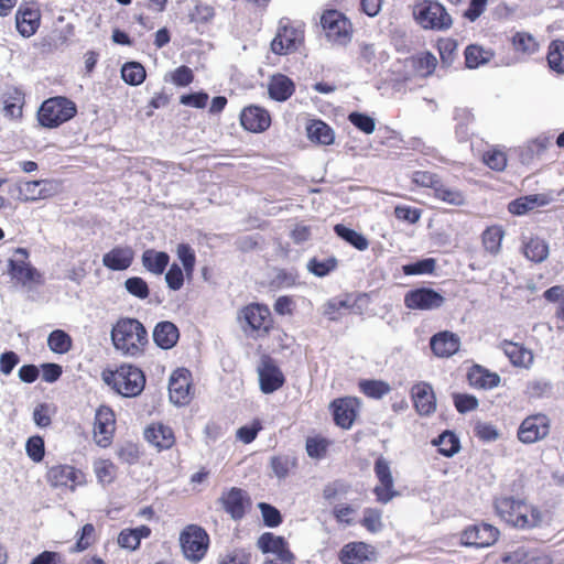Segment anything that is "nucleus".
<instances>
[{
  "label": "nucleus",
  "mask_w": 564,
  "mask_h": 564,
  "mask_svg": "<svg viewBox=\"0 0 564 564\" xmlns=\"http://www.w3.org/2000/svg\"><path fill=\"white\" fill-rule=\"evenodd\" d=\"M110 337L113 347L126 356H140L149 343L148 332L135 318L122 317L113 325Z\"/></svg>",
  "instance_id": "nucleus-1"
},
{
  "label": "nucleus",
  "mask_w": 564,
  "mask_h": 564,
  "mask_svg": "<svg viewBox=\"0 0 564 564\" xmlns=\"http://www.w3.org/2000/svg\"><path fill=\"white\" fill-rule=\"evenodd\" d=\"M495 508L506 523L518 529H532L542 522L540 510L523 500L512 497L497 498Z\"/></svg>",
  "instance_id": "nucleus-2"
},
{
  "label": "nucleus",
  "mask_w": 564,
  "mask_h": 564,
  "mask_svg": "<svg viewBox=\"0 0 564 564\" xmlns=\"http://www.w3.org/2000/svg\"><path fill=\"white\" fill-rule=\"evenodd\" d=\"M105 382L124 398L138 397L144 389L143 371L132 365H122L105 376Z\"/></svg>",
  "instance_id": "nucleus-3"
},
{
  "label": "nucleus",
  "mask_w": 564,
  "mask_h": 564,
  "mask_svg": "<svg viewBox=\"0 0 564 564\" xmlns=\"http://www.w3.org/2000/svg\"><path fill=\"white\" fill-rule=\"evenodd\" d=\"M413 17L425 30L445 31L453 24L446 9L435 0H420L413 6Z\"/></svg>",
  "instance_id": "nucleus-4"
},
{
  "label": "nucleus",
  "mask_w": 564,
  "mask_h": 564,
  "mask_svg": "<svg viewBox=\"0 0 564 564\" xmlns=\"http://www.w3.org/2000/svg\"><path fill=\"white\" fill-rule=\"evenodd\" d=\"M77 112L76 105L66 97L45 100L39 110V121L43 127L56 128L70 120Z\"/></svg>",
  "instance_id": "nucleus-5"
},
{
  "label": "nucleus",
  "mask_w": 564,
  "mask_h": 564,
  "mask_svg": "<svg viewBox=\"0 0 564 564\" xmlns=\"http://www.w3.org/2000/svg\"><path fill=\"white\" fill-rule=\"evenodd\" d=\"M180 544L184 556L188 561L197 563L208 550L209 536L202 527L189 524L181 532Z\"/></svg>",
  "instance_id": "nucleus-6"
},
{
  "label": "nucleus",
  "mask_w": 564,
  "mask_h": 564,
  "mask_svg": "<svg viewBox=\"0 0 564 564\" xmlns=\"http://www.w3.org/2000/svg\"><path fill=\"white\" fill-rule=\"evenodd\" d=\"M29 252L24 248H17L14 257L8 261V273L17 283L32 288L42 283L41 273L28 261Z\"/></svg>",
  "instance_id": "nucleus-7"
},
{
  "label": "nucleus",
  "mask_w": 564,
  "mask_h": 564,
  "mask_svg": "<svg viewBox=\"0 0 564 564\" xmlns=\"http://www.w3.org/2000/svg\"><path fill=\"white\" fill-rule=\"evenodd\" d=\"M321 24L333 44L346 46L351 41V23L339 11H325L321 17Z\"/></svg>",
  "instance_id": "nucleus-8"
},
{
  "label": "nucleus",
  "mask_w": 564,
  "mask_h": 564,
  "mask_svg": "<svg viewBox=\"0 0 564 564\" xmlns=\"http://www.w3.org/2000/svg\"><path fill=\"white\" fill-rule=\"evenodd\" d=\"M303 31L289 25L286 19L280 21L278 33L271 42V51L278 55H285L297 50L303 41Z\"/></svg>",
  "instance_id": "nucleus-9"
},
{
  "label": "nucleus",
  "mask_w": 564,
  "mask_h": 564,
  "mask_svg": "<svg viewBox=\"0 0 564 564\" xmlns=\"http://www.w3.org/2000/svg\"><path fill=\"white\" fill-rule=\"evenodd\" d=\"M445 303V297L430 288H419L409 291L404 296V305L410 310H437Z\"/></svg>",
  "instance_id": "nucleus-10"
},
{
  "label": "nucleus",
  "mask_w": 564,
  "mask_h": 564,
  "mask_svg": "<svg viewBox=\"0 0 564 564\" xmlns=\"http://www.w3.org/2000/svg\"><path fill=\"white\" fill-rule=\"evenodd\" d=\"M550 420L544 414H535L524 419L518 430V438L524 444H532L547 436Z\"/></svg>",
  "instance_id": "nucleus-11"
},
{
  "label": "nucleus",
  "mask_w": 564,
  "mask_h": 564,
  "mask_svg": "<svg viewBox=\"0 0 564 564\" xmlns=\"http://www.w3.org/2000/svg\"><path fill=\"white\" fill-rule=\"evenodd\" d=\"M375 473L380 485L375 488L377 500L381 503H388L399 494L393 488V477L389 462L380 456L375 463Z\"/></svg>",
  "instance_id": "nucleus-12"
},
{
  "label": "nucleus",
  "mask_w": 564,
  "mask_h": 564,
  "mask_svg": "<svg viewBox=\"0 0 564 564\" xmlns=\"http://www.w3.org/2000/svg\"><path fill=\"white\" fill-rule=\"evenodd\" d=\"M260 389L269 394L280 389L285 379L280 368L270 357H263L258 366Z\"/></svg>",
  "instance_id": "nucleus-13"
},
{
  "label": "nucleus",
  "mask_w": 564,
  "mask_h": 564,
  "mask_svg": "<svg viewBox=\"0 0 564 564\" xmlns=\"http://www.w3.org/2000/svg\"><path fill=\"white\" fill-rule=\"evenodd\" d=\"M498 535V529L491 524H476L464 530L462 543L467 546L487 547L497 541Z\"/></svg>",
  "instance_id": "nucleus-14"
},
{
  "label": "nucleus",
  "mask_w": 564,
  "mask_h": 564,
  "mask_svg": "<svg viewBox=\"0 0 564 564\" xmlns=\"http://www.w3.org/2000/svg\"><path fill=\"white\" fill-rule=\"evenodd\" d=\"M189 372L186 369L174 371L169 382L170 400L176 405H185L189 402Z\"/></svg>",
  "instance_id": "nucleus-15"
},
{
  "label": "nucleus",
  "mask_w": 564,
  "mask_h": 564,
  "mask_svg": "<svg viewBox=\"0 0 564 564\" xmlns=\"http://www.w3.org/2000/svg\"><path fill=\"white\" fill-rule=\"evenodd\" d=\"M359 402L356 398H341L332 402L335 423L343 429H350L358 411Z\"/></svg>",
  "instance_id": "nucleus-16"
},
{
  "label": "nucleus",
  "mask_w": 564,
  "mask_h": 564,
  "mask_svg": "<svg viewBox=\"0 0 564 564\" xmlns=\"http://www.w3.org/2000/svg\"><path fill=\"white\" fill-rule=\"evenodd\" d=\"M47 481L53 487H75L83 481V474L68 465L52 466L47 471Z\"/></svg>",
  "instance_id": "nucleus-17"
},
{
  "label": "nucleus",
  "mask_w": 564,
  "mask_h": 564,
  "mask_svg": "<svg viewBox=\"0 0 564 564\" xmlns=\"http://www.w3.org/2000/svg\"><path fill=\"white\" fill-rule=\"evenodd\" d=\"M500 564H551V558L539 550L518 546L503 553Z\"/></svg>",
  "instance_id": "nucleus-18"
},
{
  "label": "nucleus",
  "mask_w": 564,
  "mask_h": 564,
  "mask_svg": "<svg viewBox=\"0 0 564 564\" xmlns=\"http://www.w3.org/2000/svg\"><path fill=\"white\" fill-rule=\"evenodd\" d=\"M241 126L251 132H262L270 127L269 112L258 106L246 107L240 115Z\"/></svg>",
  "instance_id": "nucleus-19"
},
{
  "label": "nucleus",
  "mask_w": 564,
  "mask_h": 564,
  "mask_svg": "<svg viewBox=\"0 0 564 564\" xmlns=\"http://www.w3.org/2000/svg\"><path fill=\"white\" fill-rule=\"evenodd\" d=\"M412 399L419 414L430 415L436 410V398L431 384L420 382L412 388Z\"/></svg>",
  "instance_id": "nucleus-20"
},
{
  "label": "nucleus",
  "mask_w": 564,
  "mask_h": 564,
  "mask_svg": "<svg viewBox=\"0 0 564 564\" xmlns=\"http://www.w3.org/2000/svg\"><path fill=\"white\" fill-rule=\"evenodd\" d=\"M430 345L435 356L448 358L458 351L460 339L456 334L445 330L432 336Z\"/></svg>",
  "instance_id": "nucleus-21"
},
{
  "label": "nucleus",
  "mask_w": 564,
  "mask_h": 564,
  "mask_svg": "<svg viewBox=\"0 0 564 564\" xmlns=\"http://www.w3.org/2000/svg\"><path fill=\"white\" fill-rule=\"evenodd\" d=\"M113 425H115V414L112 410L108 406H100L95 415V437L98 435L101 436V438L97 440V444L101 446H106L113 432Z\"/></svg>",
  "instance_id": "nucleus-22"
},
{
  "label": "nucleus",
  "mask_w": 564,
  "mask_h": 564,
  "mask_svg": "<svg viewBox=\"0 0 564 564\" xmlns=\"http://www.w3.org/2000/svg\"><path fill=\"white\" fill-rule=\"evenodd\" d=\"M242 317L248 326L256 332L267 333L270 327V312L265 306L251 304L243 308Z\"/></svg>",
  "instance_id": "nucleus-23"
},
{
  "label": "nucleus",
  "mask_w": 564,
  "mask_h": 564,
  "mask_svg": "<svg viewBox=\"0 0 564 564\" xmlns=\"http://www.w3.org/2000/svg\"><path fill=\"white\" fill-rule=\"evenodd\" d=\"M134 252L130 247H116L102 257V263L110 270L122 271L133 261Z\"/></svg>",
  "instance_id": "nucleus-24"
},
{
  "label": "nucleus",
  "mask_w": 564,
  "mask_h": 564,
  "mask_svg": "<svg viewBox=\"0 0 564 564\" xmlns=\"http://www.w3.org/2000/svg\"><path fill=\"white\" fill-rule=\"evenodd\" d=\"M295 85L288 76L274 74L270 77L268 93L273 100L285 101L293 95Z\"/></svg>",
  "instance_id": "nucleus-25"
},
{
  "label": "nucleus",
  "mask_w": 564,
  "mask_h": 564,
  "mask_svg": "<svg viewBox=\"0 0 564 564\" xmlns=\"http://www.w3.org/2000/svg\"><path fill=\"white\" fill-rule=\"evenodd\" d=\"M257 545L263 553L271 554L270 557H289L292 555L285 540L270 532L263 533L258 539Z\"/></svg>",
  "instance_id": "nucleus-26"
},
{
  "label": "nucleus",
  "mask_w": 564,
  "mask_h": 564,
  "mask_svg": "<svg viewBox=\"0 0 564 564\" xmlns=\"http://www.w3.org/2000/svg\"><path fill=\"white\" fill-rule=\"evenodd\" d=\"M152 336L156 346L162 349H170L176 345L180 333L172 322L164 321L156 324Z\"/></svg>",
  "instance_id": "nucleus-27"
},
{
  "label": "nucleus",
  "mask_w": 564,
  "mask_h": 564,
  "mask_svg": "<svg viewBox=\"0 0 564 564\" xmlns=\"http://www.w3.org/2000/svg\"><path fill=\"white\" fill-rule=\"evenodd\" d=\"M145 440L159 449H167L174 444V434L163 424L151 425L144 431Z\"/></svg>",
  "instance_id": "nucleus-28"
},
{
  "label": "nucleus",
  "mask_w": 564,
  "mask_h": 564,
  "mask_svg": "<svg viewBox=\"0 0 564 564\" xmlns=\"http://www.w3.org/2000/svg\"><path fill=\"white\" fill-rule=\"evenodd\" d=\"M502 350L512 365L517 367L529 368L533 362V354L520 344L505 340Z\"/></svg>",
  "instance_id": "nucleus-29"
},
{
  "label": "nucleus",
  "mask_w": 564,
  "mask_h": 564,
  "mask_svg": "<svg viewBox=\"0 0 564 564\" xmlns=\"http://www.w3.org/2000/svg\"><path fill=\"white\" fill-rule=\"evenodd\" d=\"M550 203V198L544 194H532L522 196L509 203L508 210L513 215H524L528 212L545 206Z\"/></svg>",
  "instance_id": "nucleus-30"
},
{
  "label": "nucleus",
  "mask_w": 564,
  "mask_h": 564,
  "mask_svg": "<svg viewBox=\"0 0 564 564\" xmlns=\"http://www.w3.org/2000/svg\"><path fill=\"white\" fill-rule=\"evenodd\" d=\"M225 510L231 514L234 519H240L245 514L246 496L241 489L231 488L220 498Z\"/></svg>",
  "instance_id": "nucleus-31"
},
{
  "label": "nucleus",
  "mask_w": 564,
  "mask_h": 564,
  "mask_svg": "<svg viewBox=\"0 0 564 564\" xmlns=\"http://www.w3.org/2000/svg\"><path fill=\"white\" fill-rule=\"evenodd\" d=\"M371 553L370 545L364 542L349 543L341 549L339 558L344 564H359Z\"/></svg>",
  "instance_id": "nucleus-32"
},
{
  "label": "nucleus",
  "mask_w": 564,
  "mask_h": 564,
  "mask_svg": "<svg viewBox=\"0 0 564 564\" xmlns=\"http://www.w3.org/2000/svg\"><path fill=\"white\" fill-rule=\"evenodd\" d=\"M467 377L469 383L476 388L491 389L500 382V377L497 373L490 372L478 365L469 370Z\"/></svg>",
  "instance_id": "nucleus-33"
},
{
  "label": "nucleus",
  "mask_w": 564,
  "mask_h": 564,
  "mask_svg": "<svg viewBox=\"0 0 564 564\" xmlns=\"http://www.w3.org/2000/svg\"><path fill=\"white\" fill-rule=\"evenodd\" d=\"M169 260L167 253L153 249H148L142 254L143 267L154 274H162L169 264Z\"/></svg>",
  "instance_id": "nucleus-34"
},
{
  "label": "nucleus",
  "mask_w": 564,
  "mask_h": 564,
  "mask_svg": "<svg viewBox=\"0 0 564 564\" xmlns=\"http://www.w3.org/2000/svg\"><path fill=\"white\" fill-rule=\"evenodd\" d=\"M37 13L31 9H19L15 14L17 29L21 35L29 37L33 35L37 28Z\"/></svg>",
  "instance_id": "nucleus-35"
},
{
  "label": "nucleus",
  "mask_w": 564,
  "mask_h": 564,
  "mask_svg": "<svg viewBox=\"0 0 564 564\" xmlns=\"http://www.w3.org/2000/svg\"><path fill=\"white\" fill-rule=\"evenodd\" d=\"M434 196L452 206H463L466 203V197L463 192L445 185L442 181H440L435 187Z\"/></svg>",
  "instance_id": "nucleus-36"
},
{
  "label": "nucleus",
  "mask_w": 564,
  "mask_h": 564,
  "mask_svg": "<svg viewBox=\"0 0 564 564\" xmlns=\"http://www.w3.org/2000/svg\"><path fill=\"white\" fill-rule=\"evenodd\" d=\"M524 256L533 262H543L549 257V246L540 238H531L523 247Z\"/></svg>",
  "instance_id": "nucleus-37"
},
{
  "label": "nucleus",
  "mask_w": 564,
  "mask_h": 564,
  "mask_svg": "<svg viewBox=\"0 0 564 564\" xmlns=\"http://www.w3.org/2000/svg\"><path fill=\"white\" fill-rule=\"evenodd\" d=\"M307 137L311 141L325 145L334 142L333 130L323 121H313L307 127Z\"/></svg>",
  "instance_id": "nucleus-38"
},
{
  "label": "nucleus",
  "mask_w": 564,
  "mask_h": 564,
  "mask_svg": "<svg viewBox=\"0 0 564 564\" xmlns=\"http://www.w3.org/2000/svg\"><path fill=\"white\" fill-rule=\"evenodd\" d=\"M505 236V231L500 226H492L487 228L482 232V245L486 251L491 254H498L501 249V241Z\"/></svg>",
  "instance_id": "nucleus-39"
},
{
  "label": "nucleus",
  "mask_w": 564,
  "mask_h": 564,
  "mask_svg": "<svg viewBox=\"0 0 564 564\" xmlns=\"http://www.w3.org/2000/svg\"><path fill=\"white\" fill-rule=\"evenodd\" d=\"M547 63L552 70L564 74V41L555 40L550 44Z\"/></svg>",
  "instance_id": "nucleus-40"
},
{
  "label": "nucleus",
  "mask_w": 564,
  "mask_h": 564,
  "mask_svg": "<svg viewBox=\"0 0 564 564\" xmlns=\"http://www.w3.org/2000/svg\"><path fill=\"white\" fill-rule=\"evenodd\" d=\"M145 75L144 67L138 62H128L121 68L122 79L131 86L142 84L145 79Z\"/></svg>",
  "instance_id": "nucleus-41"
},
{
  "label": "nucleus",
  "mask_w": 564,
  "mask_h": 564,
  "mask_svg": "<svg viewBox=\"0 0 564 564\" xmlns=\"http://www.w3.org/2000/svg\"><path fill=\"white\" fill-rule=\"evenodd\" d=\"M338 237L354 246L356 249L364 251L368 248V240L361 234L354 229H350L341 224H338L334 228Z\"/></svg>",
  "instance_id": "nucleus-42"
},
{
  "label": "nucleus",
  "mask_w": 564,
  "mask_h": 564,
  "mask_svg": "<svg viewBox=\"0 0 564 564\" xmlns=\"http://www.w3.org/2000/svg\"><path fill=\"white\" fill-rule=\"evenodd\" d=\"M433 444L438 447V451L442 455L446 457H452L459 451V441L456 435L449 431L442 433L436 440L433 441Z\"/></svg>",
  "instance_id": "nucleus-43"
},
{
  "label": "nucleus",
  "mask_w": 564,
  "mask_h": 564,
  "mask_svg": "<svg viewBox=\"0 0 564 564\" xmlns=\"http://www.w3.org/2000/svg\"><path fill=\"white\" fill-rule=\"evenodd\" d=\"M47 345L53 352L66 354L72 348V338L64 330L56 329L48 335Z\"/></svg>",
  "instance_id": "nucleus-44"
},
{
  "label": "nucleus",
  "mask_w": 564,
  "mask_h": 564,
  "mask_svg": "<svg viewBox=\"0 0 564 564\" xmlns=\"http://www.w3.org/2000/svg\"><path fill=\"white\" fill-rule=\"evenodd\" d=\"M512 45L517 52L533 54L539 50V43L527 32H518L512 37Z\"/></svg>",
  "instance_id": "nucleus-45"
},
{
  "label": "nucleus",
  "mask_w": 564,
  "mask_h": 564,
  "mask_svg": "<svg viewBox=\"0 0 564 564\" xmlns=\"http://www.w3.org/2000/svg\"><path fill=\"white\" fill-rule=\"evenodd\" d=\"M490 58V53L480 46L469 45L465 50V61L468 68H477L486 64Z\"/></svg>",
  "instance_id": "nucleus-46"
},
{
  "label": "nucleus",
  "mask_w": 564,
  "mask_h": 564,
  "mask_svg": "<svg viewBox=\"0 0 564 564\" xmlns=\"http://www.w3.org/2000/svg\"><path fill=\"white\" fill-rule=\"evenodd\" d=\"M337 265V259L334 257L318 260L313 258L307 263V269L316 276H325L332 272Z\"/></svg>",
  "instance_id": "nucleus-47"
},
{
  "label": "nucleus",
  "mask_w": 564,
  "mask_h": 564,
  "mask_svg": "<svg viewBox=\"0 0 564 564\" xmlns=\"http://www.w3.org/2000/svg\"><path fill=\"white\" fill-rule=\"evenodd\" d=\"M15 189L18 198L23 202L41 199L40 183L37 181L20 182L15 185Z\"/></svg>",
  "instance_id": "nucleus-48"
},
{
  "label": "nucleus",
  "mask_w": 564,
  "mask_h": 564,
  "mask_svg": "<svg viewBox=\"0 0 564 564\" xmlns=\"http://www.w3.org/2000/svg\"><path fill=\"white\" fill-rule=\"evenodd\" d=\"M360 389L366 395L375 399H380L390 391L388 383L378 380L362 381L360 382Z\"/></svg>",
  "instance_id": "nucleus-49"
},
{
  "label": "nucleus",
  "mask_w": 564,
  "mask_h": 564,
  "mask_svg": "<svg viewBox=\"0 0 564 564\" xmlns=\"http://www.w3.org/2000/svg\"><path fill=\"white\" fill-rule=\"evenodd\" d=\"M270 465L273 474L279 479H284L288 477L291 468L295 466V462L289 456H274L271 458Z\"/></svg>",
  "instance_id": "nucleus-50"
},
{
  "label": "nucleus",
  "mask_w": 564,
  "mask_h": 564,
  "mask_svg": "<svg viewBox=\"0 0 564 564\" xmlns=\"http://www.w3.org/2000/svg\"><path fill=\"white\" fill-rule=\"evenodd\" d=\"M436 261L433 258H426L414 263L403 267V272L406 275L426 274L435 270Z\"/></svg>",
  "instance_id": "nucleus-51"
},
{
  "label": "nucleus",
  "mask_w": 564,
  "mask_h": 564,
  "mask_svg": "<svg viewBox=\"0 0 564 564\" xmlns=\"http://www.w3.org/2000/svg\"><path fill=\"white\" fill-rule=\"evenodd\" d=\"M124 288L131 295L144 300L149 296V286L147 282L139 276H132L126 280Z\"/></svg>",
  "instance_id": "nucleus-52"
},
{
  "label": "nucleus",
  "mask_w": 564,
  "mask_h": 564,
  "mask_svg": "<svg viewBox=\"0 0 564 564\" xmlns=\"http://www.w3.org/2000/svg\"><path fill=\"white\" fill-rule=\"evenodd\" d=\"M381 511L373 508H367L364 511L362 525L370 532L376 533L381 531L383 524L381 520Z\"/></svg>",
  "instance_id": "nucleus-53"
},
{
  "label": "nucleus",
  "mask_w": 564,
  "mask_h": 564,
  "mask_svg": "<svg viewBox=\"0 0 564 564\" xmlns=\"http://www.w3.org/2000/svg\"><path fill=\"white\" fill-rule=\"evenodd\" d=\"M215 15V10L212 6L206 3H197L189 12V21L196 23L209 22Z\"/></svg>",
  "instance_id": "nucleus-54"
},
{
  "label": "nucleus",
  "mask_w": 564,
  "mask_h": 564,
  "mask_svg": "<svg viewBox=\"0 0 564 564\" xmlns=\"http://www.w3.org/2000/svg\"><path fill=\"white\" fill-rule=\"evenodd\" d=\"M349 121L360 131L370 134L375 131V119L368 115L360 112H351L348 117Z\"/></svg>",
  "instance_id": "nucleus-55"
},
{
  "label": "nucleus",
  "mask_w": 564,
  "mask_h": 564,
  "mask_svg": "<svg viewBox=\"0 0 564 564\" xmlns=\"http://www.w3.org/2000/svg\"><path fill=\"white\" fill-rule=\"evenodd\" d=\"M258 507L267 527L274 528L282 522L281 513L275 507L265 502H260Z\"/></svg>",
  "instance_id": "nucleus-56"
},
{
  "label": "nucleus",
  "mask_w": 564,
  "mask_h": 564,
  "mask_svg": "<svg viewBox=\"0 0 564 564\" xmlns=\"http://www.w3.org/2000/svg\"><path fill=\"white\" fill-rule=\"evenodd\" d=\"M176 253L186 273L191 274L194 270L196 260L194 250L188 245L181 243L177 246Z\"/></svg>",
  "instance_id": "nucleus-57"
},
{
  "label": "nucleus",
  "mask_w": 564,
  "mask_h": 564,
  "mask_svg": "<svg viewBox=\"0 0 564 564\" xmlns=\"http://www.w3.org/2000/svg\"><path fill=\"white\" fill-rule=\"evenodd\" d=\"M26 453L33 462H41L44 457V441L41 436H32L26 442Z\"/></svg>",
  "instance_id": "nucleus-58"
},
{
  "label": "nucleus",
  "mask_w": 564,
  "mask_h": 564,
  "mask_svg": "<svg viewBox=\"0 0 564 564\" xmlns=\"http://www.w3.org/2000/svg\"><path fill=\"white\" fill-rule=\"evenodd\" d=\"M484 162L495 171H502L507 165V158L503 152L492 150L484 154Z\"/></svg>",
  "instance_id": "nucleus-59"
},
{
  "label": "nucleus",
  "mask_w": 564,
  "mask_h": 564,
  "mask_svg": "<svg viewBox=\"0 0 564 564\" xmlns=\"http://www.w3.org/2000/svg\"><path fill=\"white\" fill-rule=\"evenodd\" d=\"M251 556V553L245 549H235L219 564H250Z\"/></svg>",
  "instance_id": "nucleus-60"
},
{
  "label": "nucleus",
  "mask_w": 564,
  "mask_h": 564,
  "mask_svg": "<svg viewBox=\"0 0 564 564\" xmlns=\"http://www.w3.org/2000/svg\"><path fill=\"white\" fill-rule=\"evenodd\" d=\"M412 181L416 185L430 187L434 191L441 180L431 172L416 171L413 173Z\"/></svg>",
  "instance_id": "nucleus-61"
},
{
  "label": "nucleus",
  "mask_w": 564,
  "mask_h": 564,
  "mask_svg": "<svg viewBox=\"0 0 564 564\" xmlns=\"http://www.w3.org/2000/svg\"><path fill=\"white\" fill-rule=\"evenodd\" d=\"M165 281L170 289L180 290L184 283L182 269L177 264H172L165 274Z\"/></svg>",
  "instance_id": "nucleus-62"
},
{
  "label": "nucleus",
  "mask_w": 564,
  "mask_h": 564,
  "mask_svg": "<svg viewBox=\"0 0 564 564\" xmlns=\"http://www.w3.org/2000/svg\"><path fill=\"white\" fill-rule=\"evenodd\" d=\"M454 403L458 412L465 413L478 406V400L468 394H455Z\"/></svg>",
  "instance_id": "nucleus-63"
},
{
  "label": "nucleus",
  "mask_w": 564,
  "mask_h": 564,
  "mask_svg": "<svg viewBox=\"0 0 564 564\" xmlns=\"http://www.w3.org/2000/svg\"><path fill=\"white\" fill-rule=\"evenodd\" d=\"M261 430V424L254 422L252 425H245L238 429L237 438L245 444H250L258 435Z\"/></svg>",
  "instance_id": "nucleus-64"
}]
</instances>
